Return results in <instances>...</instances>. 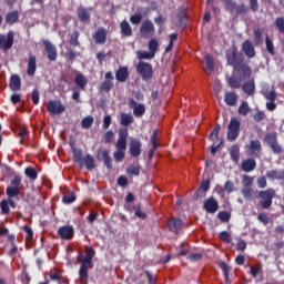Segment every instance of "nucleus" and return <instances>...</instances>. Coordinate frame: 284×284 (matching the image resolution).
<instances>
[{
    "mask_svg": "<svg viewBox=\"0 0 284 284\" xmlns=\"http://www.w3.org/2000/svg\"><path fill=\"white\" fill-rule=\"evenodd\" d=\"M92 123H94V118L92 116H85L82 120V128L84 130H89V128H92Z\"/></svg>",
    "mask_w": 284,
    "mask_h": 284,
    "instance_id": "nucleus-53",
    "label": "nucleus"
},
{
    "mask_svg": "<svg viewBox=\"0 0 284 284\" xmlns=\"http://www.w3.org/2000/svg\"><path fill=\"white\" fill-rule=\"evenodd\" d=\"M253 119L256 123H261V121H265V112L264 111H257L254 115Z\"/></svg>",
    "mask_w": 284,
    "mask_h": 284,
    "instance_id": "nucleus-64",
    "label": "nucleus"
},
{
    "mask_svg": "<svg viewBox=\"0 0 284 284\" xmlns=\"http://www.w3.org/2000/svg\"><path fill=\"white\" fill-rule=\"evenodd\" d=\"M93 40L98 45H103L108 41V30L103 27H99L93 34Z\"/></svg>",
    "mask_w": 284,
    "mask_h": 284,
    "instance_id": "nucleus-15",
    "label": "nucleus"
},
{
    "mask_svg": "<svg viewBox=\"0 0 284 284\" xmlns=\"http://www.w3.org/2000/svg\"><path fill=\"white\" fill-rule=\"evenodd\" d=\"M0 209L2 214H10V204L8 200H2L0 202Z\"/></svg>",
    "mask_w": 284,
    "mask_h": 284,
    "instance_id": "nucleus-55",
    "label": "nucleus"
},
{
    "mask_svg": "<svg viewBox=\"0 0 284 284\" xmlns=\"http://www.w3.org/2000/svg\"><path fill=\"white\" fill-rule=\"evenodd\" d=\"M90 267H92V265L85 262H81V266L79 270V278L82 284H88V270H90Z\"/></svg>",
    "mask_w": 284,
    "mask_h": 284,
    "instance_id": "nucleus-23",
    "label": "nucleus"
},
{
    "mask_svg": "<svg viewBox=\"0 0 284 284\" xmlns=\"http://www.w3.org/2000/svg\"><path fill=\"white\" fill-rule=\"evenodd\" d=\"M237 112L241 116H247V114H250V104H247V102H242Z\"/></svg>",
    "mask_w": 284,
    "mask_h": 284,
    "instance_id": "nucleus-47",
    "label": "nucleus"
},
{
    "mask_svg": "<svg viewBox=\"0 0 284 284\" xmlns=\"http://www.w3.org/2000/svg\"><path fill=\"white\" fill-rule=\"evenodd\" d=\"M116 150L125 151L128 150V129H122L119 131V139L115 143Z\"/></svg>",
    "mask_w": 284,
    "mask_h": 284,
    "instance_id": "nucleus-13",
    "label": "nucleus"
},
{
    "mask_svg": "<svg viewBox=\"0 0 284 284\" xmlns=\"http://www.w3.org/2000/svg\"><path fill=\"white\" fill-rule=\"evenodd\" d=\"M243 172H254L256 170V160L248 158L242 162Z\"/></svg>",
    "mask_w": 284,
    "mask_h": 284,
    "instance_id": "nucleus-27",
    "label": "nucleus"
},
{
    "mask_svg": "<svg viewBox=\"0 0 284 284\" xmlns=\"http://www.w3.org/2000/svg\"><path fill=\"white\" fill-rule=\"evenodd\" d=\"M19 21V11H11L6 16V23L14 26Z\"/></svg>",
    "mask_w": 284,
    "mask_h": 284,
    "instance_id": "nucleus-35",
    "label": "nucleus"
},
{
    "mask_svg": "<svg viewBox=\"0 0 284 284\" xmlns=\"http://www.w3.org/2000/svg\"><path fill=\"white\" fill-rule=\"evenodd\" d=\"M203 258V253H192L187 256V261H191V263H196Z\"/></svg>",
    "mask_w": 284,
    "mask_h": 284,
    "instance_id": "nucleus-61",
    "label": "nucleus"
},
{
    "mask_svg": "<svg viewBox=\"0 0 284 284\" xmlns=\"http://www.w3.org/2000/svg\"><path fill=\"white\" fill-rule=\"evenodd\" d=\"M44 50L47 52V57L49 61H57V57H59V53L57 52V47L52 44L49 40H43Z\"/></svg>",
    "mask_w": 284,
    "mask_h": 284,
    "instance_id": "nucleus-12",
    "label": "nucleus"
},
{
    "mask_svg": "<svg viewBox=\"0 0 284 284\" xmlns=\"http://www.w3.org/2000/svg\"><path fill=\"white\" fill-rule=\"evenodd\" d=\"M75 85L80 88V90H85V87L88 85V78L83 73H78L74 79Z\"/></svg>",
    "mask_w": 284,
    "mask_h": 284,
    "instance_id": "nucleus-32",
    "label": "nucleus"
},
{
    "mask_svg": "<svg viewBox=\"0 0 284 284\" xmlns=\"http://www.w3.org/2000/svg\"><path fill=\"white\" fill-rule=\"evenodd\" d=\"M77 201V195L74 194H67L62 197V203L70 205Z\"/></svg>",
    "mask_w": 284,
    "mask_h": 284,
    "instance_id": "nucleus-59",
    "label": "nucleus"
},
{
    "mask_svg": "<svg viewBox=\"0 0 284 284\" xmlns=\"http://www.w3.org/2000/svg\"><path fill=\"white\" fill-rule=\"evenodd\" d=\"M226 61L227 65H231L239 75H231L229 78V85L234 90H239L241 88L243 81L245 79H250L252 77V68L250 64L245 63L243 60V55L239 52L236 48H232L226 51Z\"/></svg>",
    "mask_w": 284,
    "mask_h": 284,
    "instance_id": "nucleus-1",
    "label": "nucleus"
},
{
    "mask_svg": "<svg viewBox=\"0 0 284 284\" xmlns=\"http://www.w3.org/2000/svg\"><path fill=\"white\" fill-rule=\"evenodd\" d=\"M203 207L209 214H215V212H219V202L211 196L204 201Z\"/></svg>",
    "mask_w": 284,
    "mask_h": 284,
    "instance_id": "nucleus-17",
    "label": "nucleus"
},
{
    "mask_svg": "<svg viewBox=\"0 0 284 284\" xmlns=\"http://www.w3.org/2000/svg\"><path fill=\"white\" fill-rule=\"evenodd\" d=\"M14 45V31H9L7 34H0V50L8 52Z\"/></svg>",
    "mask_w": 284,
    "mask_h": 284,
    "instance_id": "nucleus-6",
    "label": "nucleus"
},
{
    "mask_svg": "<svg viewBox=\"0 0 284 284\" xmlns=\"http://www.w3.org/2000/svg\"><path fill=\"white\" fill-rule=\"evenodd\" d=\"M264 141L267 143V145H273L274 143L278 142V135H276V132H270L264 136Z\"/></svg>",
    "mask_w": 284,
    "mask_h": 284,
    "instance_id": "nucleus-41",
    "label": "nucleus"
},
{
    "mask_svg": "<svg viewBox=\"0 0 284 284\" xmlns=\"http://www.w3.org/2000/svg\"><path fill=\"white\" fill-rule=\"evenodd\" d=\"M169 230L173 234H179V232H181V230H183V221H181V220H171L169 222Z\"/></svg>",
    "mask_w": 284,
    "mask_h": 284,
    "instance_id": "nucleus-26",
    "label": "nucleus"
},
{
    "mask_svg": "<svg viewBox=\"0 0 284 284\" xmlns=\"http://www.w3.org/2000/svg\"><path fill=\"white\" fill-rule=\"evenodd\" d=\"M217 217L220 219V221H223V223H227L232 215L227 211H221L217 213Z\"/></svg>",
    "mask_w": 284,
    "mask_h": 284,
    "instance_id": "nucleus-56",
    "label": "nucleus"
},
{
    "mask_svg": "<svg viewBox=\"0 0 284 284\" xmlns=\"http://www.w3.org/2000/svg\"><path fill=\"white\" fill-rule=\"evenodd\" d=\"M27 74L29 77H34V74H37V57L32 53H29Z\"/></svg>",
    "mask_w": 284,
    "mask_h": 284,
    "instance_id": "nucleus-20",
    "label": "nucleus"
},
{
    "mask_svg": "<svg viewBox=\"0 0 284 284\" xmlns=\"http://www.w3.org/2000/svg\"><path fill=\"white\" fill-rule=\"evenodd\" d=\"M241 135V120L239 118H231V121L227 125L226 139L230 143H234L236 139Z\"/></svg>",
    "mask_w": 284,
    "mask_h": 284,
    "instance_id": "nucleus-3",
    "label": "nucleus"
},
{
    "mask_svg": "<svg viewBox=\"0 0 284 284\" xmlns=\"http://www.w3.org/2000/svg\"><path fill=\"white\" fill-rule=\"evenodd\" d=\"M129 78H130V71L128 70V67H120L115 72V79L120 83H125Z\"/></svg>",
    "mask_w": 284,
    "mask_h": 284,
    "instance_id": "nucleus-22",
    "label": "nucleus"
},
{
    "mask_svg": "<svg viewBox=\"0 0 284 284\" xmlns=\"http://www.w3.org/2000/svg\"><path fill=\"white\" fill-rule=\"evenodd\" d=\"M149 52L153 53V55L156 57V52H159V40L158 39H151L149 41Z\"/></svg>",
    "mask_w": 284,
    "mask_h": 284,
    "instance_id": "nucleus-42",
    "label": "nucleus"
},
{
    "mask_svg": "<svg viewBox=\"0 0 284 284\" xmlns=\"http://www.w3.org/2000/svg\"><path fill=\"white\" fill-rule=\"evenodd\" d=\"M141 148H142L141 140L131 139L129 144L131 156H133L134 159H138V156H141Z\"/></svg>",
    "mask_w": 284,
    "mask_h": 284,
    "instance_id": "nucleus-16",
    "label": "nucleus"
},
{
    "mask_svg": "<svg viewBox=\"0 0 284 284\" xmlns=\"http://www.w3.org/2000/svg\"><path fill=\"white\" fill-rule=\"evenodd\" d=\"M242 50L247 59H254V57H256V49L251 40H245L243 42Z\"/></svg>",
    "mask_w": 284,
    "mask_h": 284,
    "instance_id": "nucleus-18",
    "label": "nucleus"
},
{
    "mask_svg": "<svg viewBox=\"0 0 284 284\" xmlns=\"http://www.w3.org/2000/svg\"><path fill=\"white\" fill-rule=\"evenodd\" d=\"M102 159H103L104 165H106L108 170H112V158H110V151L104 150L102 152Z\"/></svg>",
    "mask_w": 284,
    "mask_h": 284,
    "instance_id": "nucleus-44",
    "label": "nucleus"
},
{
    "mask_svg": "<svg viewBox=\"0 0 284 284\" xmlns=\"http://www.w3.org/2000/svg\"><path fill=\"white\" fill-rule=\"evenodd\" d=\"M219 239L220 241H222L223 243L230 244L232 243V234H230V232L227 231H222L219 233Z\"/></svg>",
    "mask_w": 284,
    "mask_h": 284,
    "instance_id": "nucleus-45",
    "label": "nucleus"
},
{
    "mask_svg": "<svg viewBox=\"0 0 284 284\" xmlns=\"http://www.w3.org/2000/svg\"><path fill=\"white\" fill-rule=\"evenodd\" d=\"M70 146L72 150L74 163H78L80 168H83V150L74 146V143H70Z\"/></svg>",
    "mask_w": 284,
    "mask_h": 284,
    "instance_id": "nucleus-21",
    "label": "nucleus"
},
{
    "mask_svg": "<svg viewBox=\"0 0 284 284\" xmlns=\"http://www.w3.org/2000/svg\"><path fill=\"white\" fill-rule=\"evenodd\" d=\"M230 156L233 163H239L241 159V149L239 144H233L230 150Z\"/></svg>",
    "mask_w": 284,
    "mask_h": 284,
    "instance_id": "nucleus-31",
    "label": "nucleus"
},
{
    "mask_svg": "<svg viewBox=\"0 0 284 284\" xmlns=\"http://www.w3.org/2000/svg\"><path fill=\"white\" fill-rule=\"evenodd\" d=\"M242 195L245 201H252V196H254V190H252V187H243Z\"/></svg>",
    "mask_w": 284,
    "mask_h": 284,
    "instance_id": "nucleus-50",
    "label": "nucleus"
},
{
    "mask_svg": "<svg viewBox=\"0 0 284 284\" xmlns=\"http://www.w3.org/2000/svg\"><path fill=\"white\" fill-rule=\"evenodd\" d=\"M257 196L260 199V207H262V210H270V207H272V201L274 200V196H276V191H274V189H266L260 191Z\"/></svg>",
    "mask_w": 284,
    "mask_h": 284,
    "instance_id": "nucleus-4",
    "label": "nucleus"
},
{
    "mask_svg": "<svg viewBox=\"0 0 284 284\" xmlns=\"http://www.w3.org/2000/svg\"><path fill=\"white\" fill-rule=\"evenodd\" d=\"M58 236H60L62 241H70V239H74V226L72 225L60 226L58 230Z\"/></svg>",
    "mask_w": 284,
    "mask_h": 284,
    "instance_id": "nucleus-10",
    "label": "nucleus"
},
{
    "mask_svg": "<svg viewBox=\"0 0 284 284\" xmlns=\"http://www.w3.org/2000/svg\"><path fill=\"white\" fill-rule=\"evenodd\" d=\"M78 19L81 21V23H88L90 21V13L85 8L78 9Z\"/></svg>",
    "mask_w": 284,
    "mask_h": 284,
    "instance_id": "nucleus-36",
    "label": "nucleus"
},
{
    "mask_svg": "<svg viewBox=\"0 0 284 284\" xmlns=\"http://www.w3.org/2000/svg\"><path fill=\"white\" fill-rule=\"evenodd\" d=\"M114 75L111 71H108L104 75V81L102 82L100 90L101 92H110L114 88Z\"/></svg>",
    "mask_w": 284,
    "mask_h": 284,
    "instance_id": "nucleus-14",
    "label": "nucleus"
},
{
    "mask_svg": "<svg viewBox=\"0 0 284 284\" xmlns=\"http://www.w3.org/2000/svg\"><path fill=\"white\" fill-rule=\"evenodd\" d=\"M135 70L143 81H150L154 74L152 65L148 62H139L135 67Z\"/></svg>",
    "mask_w": 284,
    "mask_h": 284,
    "instance_id": "nucleus-5",
    "label": "nucleus"
},
{
    "mask_svg": "<svg viewBox=\"0 0 284 284\" xmlns=\"http://www.w3.org/2000/svg\"><path fill=\"white\" fill-rule=\"evenodd\" d=\"M9 88L12 90V92H19V90H21V78L19 74L11 75Z\"/></svg>",
    "mask_w": 284,
    "mask_h": 284,
    "instance_id": "nucleus-24",
    "label": "nucleus"
},
{
    "mask_svg": "<svg viewBox=\"0 0 284 284\" xmlns=\"http://www.w3.org/2000/svg\"><path fill=\"white\" fill-rule=\"evenodd\" d=\"M266 178L272 181H284V170H272L266 172Z\"/></svg>",
    "mask_w": 284,
    "mask_h": 284,
    "instance_id": "nucleus-30",
    "label": "nucleus"
},
{
    "mask_svg": "<svg viewBox=\"0 0 284 284\" xmlns=\"http://www.w3.org/2000/svg\"><path fill=\"white\" fill-rule=\"evenodd\" d=\"M104 143H112L114 141V132L112 130H109L103 135Z\"/></svg>",
    "mask_w": 284,
    "mask_h": 284,
    "instance_id": "nucleus-62",
    "label": "nucleus"
},
{
    "mask_svg": "<svg viewBox=\"0 0 284 284\" xmlns=\"http://www.w3.org/2000/svg\"><path fill=\"white\" fill-rule=\"evenodd\" d=\"M20 187H21V176L16 175L11 181V185L7 186V190H6L9 207H12L13 210L17 207V203L14 201H12V199H14V196H19V194H21Z\"/></svg>",
    "mask_w": 284,
    "mask_h": 284,
    "instance_id": "nucleus-2",
    "label": "nucleus"
},
{
    "mask_svg": "<svg viewBox=\"0 0 284 284\" xmlns=\"http://www.w3.org/2000/svg\"><path fill=\"white\" fill-rule=\"evenodd\" d=\"M130 21L133 26H139V23H141V21H143V14H141V13L133 14L130 17Z\"/></svg>",
    "mask_w": 284,
    "mask_h": 284,
    "instance_id": "nucleus-58",
    "label": "nucleus"
},
{
    "mask_svg": "<svg viewBox=\"0 0 284 284\" xmlns=\"http://www.w3.org/2000/svg\"><path fill=\"white\" fill-rule=\"evenodd\" d=\"M220 268L223 272V276L225 278V283L230 284L232 281L230 280V266L225 262H220Z\"/></svg>",
    "mask_w": 284,
    "mask_h": 284,
    "instance_id": "nucleus-39",
    "label": "nucleus"
},
{
    "mask_svg": "<svg viewBox=\"0 0 284 284\" xmlns=\"http://www.w3.org/2000/svg\"><path fill=\"white\" fill-rule=\"evenodd\" d=\"M110 125H112V115L106 114L103 118L102 130H109Z\"/></svg>",
    "mask_w": 284,
    "mask_h": 284,
    "instance_id": "nucleus-57",
    "label": "nucleus"
},
{
    "mask_svg": "<svg viewBox=\"0 0 284 284\" xmlns=\"http://www.w3.org/2000/svg\"><path fill=\"white\" fill-rule=\"evenodd\" d=\"M246 150L248 151L250 156L258 159L261 156V150H263V144H261L260 140H251Z\"/></svg>",
    "mask_w": 284,
    "mask_h": 284,
    "instance_id": "nucleus-7",
    "label": "nucleus"
},
{
    "mask_svg": "<svg viewBox=\"0 0 284 284\" xmlns=\"http://www.w3.org/2000/svg\"><path fill=\"white\" fill-rule=\"evenodd\" d=\"M275 28H277L281 34H284V18L278 17L275 19Z\"/></svg>",
    "mask_w": 284,
    "mask_h": 284,
    "instance_id": "nucleus-52",
    "label": "nucleus"
},
{
    "mask_svg": "<svg viewBox=\"0 0 284 284\" xmlns=\"http://www.w3.org/2000/svg\"><path fill=\"white\" fill-rule=\"evenodd\" d=\"M24 173L26 176H28L31 181H37V179H39V173H37V170L30 166L26 169Z\"/></svg>",
    "mask_w": 284,
    "mask_h": 284,
    "instance_id": "nucleus-49",
    "label": "nucleus"
},
{
    "mask_svg": "<svg viewBox=\"0 0 284 284\" xmlns=\"http://www.w3.org/2000/svg\"><path fill=\"white\" fill-rule=\"evenodd\" d=\"M126 172L129 175L131 176H139V174H141V168L136 166V165H130L126 169Z\"/></svg>",
    "mask_w": 284,
    "mask_h": 284,
    "instance_id": "nucleus-51",
    "label": "nucleus"
},
{
    "mask_svg": "<svg viewBox=\"0 0 284 284\" xmlns=\"http://www.w3.org/2000/svg\"><path fill=\"white\" fill-rule=\"evenodd\" d=\"M210 191V180H204L201 182L199 189L196 190L194 197L196 200L199 199H205V194Z\"/></svg>",
    "mask_w": 284,
    "mask_h": 284,
    "instance_id": "nucleus-19",
    "label": "nucleus"
},
{
    "mask_svg": "<svg viewBox=\"0 0 284 284\" xmlns=\"http://www.w3.org/2000/svg\"><path fill=\"white\" fill-rule=\"evenodd\" d=\"M131 123H134V116H132V114L122 113L121 125H124V128H128V125H131Z\"/></svg>",
    "mask_w": 284,
    "mask_h": 284,
    "instance_id": "nucleus-40",
    "label": "nucleus"
},
{
    "mask_svg": "<svg viewBox=\"0 0 284 284\" xmlns=\"http://www.w3.org/2000/svg\"><path fill=\"white\" fill-rule=\"evenodd\" d=\"M97 252L91 246L85 247V256L82 260H79L80 263H87L92 265V260L94 258Z\"/></svg>",
    "mask_w": 284,
    "mask_h": 284,
    "instance_id": "nucleus-25",
    "label": "nucleus"
},
{
    "mask_svg": "<svg viewBox=\"0 0 284 284\" xmlns=\"http://www.w3.org/2000/svg\"><path fill=\"white\" fill-rule=\"evenodd\" d=\"M242 90L244 93L247 94V97H252L254 92L256 91V84L254 83V80H248L243 83Z\"/></svg>",
    "mask_w": 284,
    "mask_h": 284,
    "instance_id": "nucleus-28",
    "label": "nucleus"
},
{
    "mask_svg": "<svg viewBox=\"0 0 284 284\" xmlns=\"http://www.w3.org/2000/svg\"><path fill=\"white\" fill-rule=\"evenodd\" d=\"M265 32V29L263 28H257L253 32L254 37V43L255 45H260V43H263V33Z\"/></svg>",
    "mask_w": 284,
    "mask_h": 284,
    "instance_id": "nucleus-38",
    "label": "nucleus"
},
{
    "mask_svg": "<svg viewBox=\"0 0 284 284\" xmlns=\"http://www.w3.org/2000/svg\"><path fill=\"white\" fill-rule=\"evenodd\" d=\"M265 45L268 54H271V57H274L276 54V51L274 50V41H272L270 37L265 38Z\"/></svg>",
    "mask_w": 284,
    "mask_h": 284,
    "instance_id": "nucleus-43",
    "label": "nucleus"
},
{
    "mask_svg": "<svg viewBox=\"0 0 284 284\" xmlns=\"http://www.w3.org/2000/svg\"><path fill=\"white\" fill-rule=\"evenodd\" d=\"M204 61L206 65L205 73L207 74V77H210L212 75V72H214V58H212V55L210 54H206L204 57Z\"/></svg>",
    "mask_w": 284,
    "mask_h": 284,
    "instance_id": "nucleus-33",
    "label": "nucleus"
},
{
    "mask_svg": "<svg viewBox=\"0 0 284 284\" xmlns=\"http://www.w3.org/2000/svg\"><path fill=\"white\" fill-rule=\"evenodd\" d=\"M23 231L26 232L27 241H32L34 239V231H32V227L24 225Z\"/></svg>",
    "mask_w": 284,
    "mask_h": 284,
    "instance_id": "nucleus-60",
    "label": "nucleus"
},
{
    "mask_svg": "<svg viewBox=\"0 0 284 284\" xmlns=\"http://www.w3.org/2000/svg\"><path fill=\"white\" fill-rule=\"evenodd\" d=\"M223 1V3H224V8H225V10L227 11V12H231V14H232V12H234V10H236V1H234V0H222Z\"/></svg>",
    "mask_w": 284,
    "mask_h": 284,
    "instance_id": "nucleus-48",
    "label": "nucleus"
},
{
    "mask_svg": "<svg viewBox=\"0 0 284 284\" xmlns=\"http://www.w3.org/2000/svg\"><path fill=\"white\" fill-rule=\"evenodd\" d=\"M224 101L226 105L234 106L236 105V102L239 101V95H236V92H225L224 94Z\"/></svg>",
    "mask_w": 284,
    "mask_h": 284,
    "instance_id": "nucleus-29",
    "label": "nucleus"
},
{
    "mask_svg": "<svg viewBox=\"0 0 284 284\" xmlns=\"http://www.w3.org/2000/svg\"><path fill=\"white\" fill-rule=\"evenodd\" d=\"M256 183L260 190H265V187H267V178H265V175H262L257 178Z\"/></svg>",
    "mask_w": 284,
    "mask_h": 284,
    "instance_id": "nucleus-54",
    "label": "nucleus"
},
{
    "mask_svg": "<svg viewBox=\"0 0 284 284\" xmlns=\"http://www.w3.org/2000/svg\"><path fill=\"white\" fill-rule=\"evenodd\" d=\"M120 30L123 37H132V27L130 26V22H128L126 20H123L120 23Z\"/></svg>",
    "mask_w": 284,
    "mask_h": 284,
    "instance_id": "nucleus-34",
    "label": "nucleus"
},
{
    "mask_svg": "<svg viewBox=\"0 0 284 284\" xmlns=\"http://www.w3.org/2000/svg\"><path fill=\"white\" fill-rule=\"evenodd\" d=\"M83 165L87 168V170H94V168H97V164L94 163V156H92V154H87L83 159Z\"/></svg>",
    "mask_w": 284,
    "mask_h": 284,
    "instance_id": "nucleus-37",
    "label": "nucleus"
},
{
    "mask_svg": "<svg viewBox=\"0 0 284 284\" xmlns=\"http://www.w3.org/2000/svg\"><path fill=\"white\" fill-rule=\"evenodd\" d=\"M47 110L50 114H63L65 106L61 101L50 100L47 104Z\"/></svg>",
    "mask_w": 284,
    "mask_h": 284,
    "instance_id": "nucleus-9",
    "label": "nucleus"
},
{
    "mask_svg": "<svg viewBox=\"0 0 284 284\" xmlns=\"http://www.w3.org/2000/svg\"><path fill=\"white\" fill-rule=\"evenodd\" d=\"M129 108H131V110H133V114L134 116L141 119V116H143V114H145V104L143 103H136V101L134 99H129Z\"/></svg>",
    "mask_w": 284,
    "mask_h": 284,
    "instance_id": "nucleus-11",
    "label": "nucleus"
},
{
    "mask_svg": "<svg viewBox=\"0 0 284 284\" xmlns=\"http://www.w3.org/2000/svg\"><path fill=\"white\" fill-rule=\"evenodd\" d=\"M236 8V14H247V12H250V8H247V6H245L244 3L239 4Z\"/></svg>",
    "mask_w": 284,
    "mask_h": 284,
    "instance_id": "nucleus-63",
    "label": "nucleus"
},
{
    "mask_svg": "<svg viewBox=\"0 0 284 284\" xmlns=\"http://www.w3.org/2000/svg\"><path fill=\"white\" fill-rule=\"evenodd\" d=\"M156 30L154 29V23L150 20H144L140 27V34L148 39L149 37H154Z\"/></svg>",
    "mask_w": 284,
    "mask_h": 284,
    "instance_id": "nucleus-8",
    "label": "nucleus"
},
{
    "mask_svg": "<svg viewBox=\"0 0 284 284\" xmlns=\"http://www.w3.org/2000/svg\"><path fill=\"white\" fill-rule=\"evenodd\" d=\"M81 33L79 31H73V33L70 36L69 43L70 45H73L74 48L79 47V37Z\"/></svg>",
    "mask_w": 284,
    "mask_h": 284,
    "instance_id": "nucleus-46",
    "label": "nucleus"
}]
</instances>
